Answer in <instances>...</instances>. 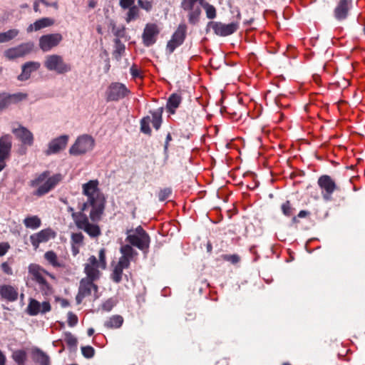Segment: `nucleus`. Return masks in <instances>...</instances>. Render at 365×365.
<instances>
[{
    "label": "nucleus",
    "instance_id": "40",
    "mask_svg": "<svg viewBox=\"0 0 365 365\" xmlns=\"http://www.w3.org/2000/svg\"><path fill=\"white\" fill-rule=\"evenodd\" d=\"M282 210L284 215L290 217L293 215L294 209L292 207L289 201H286L282 205Z\"/></svg>",
    "mask_w": 365,
    "mask_h": 365
},
{
    "label": "nucleus",
    "instance_id": "34",
    "mask_svg": "<svg viewBox=\"0 0 365 365\" xmlns=\"http://www.w3.org/2000/svg\"><path fill=\"white\" fill-rule=\"evenodd\" d=\"M19 34V31L16 29H10L6 32L0 33V43L8 42L15 38Z\"/></svg>",
    "mask_w": 365,
    "mask_h": 365
},
{
    "label": "nucleus",
    "instance_id": "17",
    "mask_svg": "<svg viewBox=\"0 0 365 365\" xmlns=\"http://www.w3.org/2000/svg\"><path fill=\"white\" fill-rule=\"evenodd\" d=\"M56 236V232L51 228H46L31 235L29 237L30 242L34 250L39 247L41 243H46L54 239Z\"/></svg>",
    "mask_w": 365,
    "mask_h": 365
},
{
    "label": "nucleus",
    "instance_id": "18",
    "mask_svg": "<svg viewBox=\"0 0 365 365\" xmlns=\"http://www.w3.org/2000/svg\"><path fill=\"white\" fill-rule=\"evenodd\" d=\"M62 39V35L58 33L46 34L40 37L38 45L43 51L46 52L57 46Z\"/></svg>",
    "mask_w": 365,
    "mask_h": 365
},
{
    "label": "nucleus",
    "instance_id": "56",
    "mask_svg": "<svg viewBox=\"0 0 365 365\" xmlns=\"http://www.w3.org/2000/svg\"><path fill=\"white\" fill-rule=\"evenodd\" d=\"M97 2L95 0H89L88 1V6L91 9H93L96 6Z\"/></svg>",
    "mask_w": 365,
    "mask_h": 365
},
{
    "label": "nucleus",
    "instance_id": "47",
    "mask_svg": "<svg viewBox=\"0 0 365 365\" xmlns=\"http://www.w3.org/2000/svg\"><path fill=\"white\" fill-rule=\"evenodd\" d=\"M71 240L73 243L80 245L83 241V235L81 232L73 233L71 236Z\"/></svg>",
    "mask_w": 365,
    "mask_h": 365
},
{
    "label": "nucleus",
    "instance_id": "54",
    "mask_svg": "<svg viewBox=\"0 0 365 365\" xmlns=\"http://www.w3.org/2000/svg\"><path fill=\"white\" fill-rule=\"evenodd\" d=\"M60 304L62 307H67L70 304L67 299H60Z\"/></svg>",
    "mask_w": 365,
    "mask_h": 365
},
{
    "label": "nucleus",
    "instance_id": "1",
    "mask_svg": "<svg viewBox=\"0 0 365 365\" xmlns=\"http://www.w3.org/2000/svg\"><path fill=\"white\" fill-rule=\"evenodd\" d=\"M82 194L86 200L78 204V211L72 207L67 210L71 213L76 226L91 237L101 234L98 222L101 220L106 205V198L99 188L98 180H91L82 185Z\"/></svg>",
    "mask_w": 365,
    "mask_h": 365
},
{
    "label": "nucleus",
    "instance_id": "28",
    "mask_svg": "<svg viewBox=\"0 0 365 365\" xmlns=\"http://www.w3.org/2000/svg\"><path fill=\"white\" fill-rule=\"evenodd\" d=\"M182 98L179 94H172L168 100L166 108L169 113L174 114L175 110L179 107Z\"/></svg>",
    "mask_w": 365,
    "mask_h": 365
},
{
    "label": "nucleus",
    "instance_id": "5",
    "mask_svg": "<svg viewBox=\"0 0 365 365\" xmlns=\"http://www.w3.org/2000/svg\"><path fill=\"white\" fill-rule=\"evenodd\" d=\"M106 250L102 248L98 252V259L94 256L91 255L87 260L84 265V272L86 274V278L97 280L99 279L101 272L99 269H105L107 267Z\"/></svg>",
    "mask_w": 365,
    "mask_h": 365
},
{
    "label": "nucleus",
    "instance_id": "3",
    "mask_svg": "<svg viewBox=\"0 0 365 365\" xmlns=\"http://www.w3.org/2000/svg\"><path fill=\"white\" fill-rule=\"evenodd\" d=\"M61 180V174L49 176L48 172H43L31 180L29 183L31 187L36 188L34 195L42 196L53 190Z\"/></svg>",
    "mask_w": 365,
    "mask_h": 365
},
{
    "label": "nucleus",
    "instance_id": "23",
    "mask_svg": "<svg viewBox=\"0 0 365 365\" xmlns=\"http://www.w3.org/2000/svg\"><path fill=\"white\" fill-rule=\"evenodd\" d=\"M0 296L2 299L8 302H14L18 299V289L9 284L1 285Z\"/></svg>",
    "mask_w": 365,
    "mask_h": 365
},
{
    "label": "nucleus",
    "instance_id": "60",
    "mask_svg": "<svg viewBox=\"0 0 365 365\" xmlns=\"http://www.w3.org/2000/svg\"><path fill=\"white\" fill-rule=\"evenodd\" d=\"M292 221H293V222H294V223H297V222H299V221H298V220H297V217H294L292 218Z\"/></svg>",
    "mask_w": 365,
    "mask_h": 365
},
{
    "label": "nucleus",
    "instance_id": "14",
    "mask_svg": "<svg viewBox=\"0 0 365 365\" xmlns=\"http://www.w3.org/2000/svg\"><path fill=\"white\" fill-rule=\"evenodd\" d=\"M34 48V43L31 42L24 43L17 46L12 47L6 49L4 52V56L8 60H14L19 58H22L26 55L30 53Z\"/></svg>",
    "mask_w": 365,
    "mask_h": 365
},
{
    "label": "nucleus",
    "instance_id": "25",
    "mask_svg": "<svg viewBox=\"0 0 365 365\" xmlns=\"http://www.w3.org/2000/svg\"><path fill=\"white\" fill-rule=\"evenodd\" d=\"M40 66V63L36 61L26 62L22 66V72L18 76V79L21 81L28 80L30 78L31 73L37 71Z\"/></svg>",
    "mask_w": 365,
    "mask_h": 365
},
{
    "label": "nucleus",
    "instance_id": "50",
    "mask_svg": "<svg viewBox=\"0 0 365 365\" xmlns=\"http://www.w3.org/2000/svg\"><path fill=\"white\" fill-rule=\"evenodd\" d=\"M10 248L9 243L1 242L0 243V256H4Z\"/></svg>",
    "mask_w": 365,
    "mask_h": 365
},
{
    "label": "nucleus",
    "instance_id": "38",
    "mask_svg": "<svg viewBox=\"0 0 365 365\" xmlns=\"http://www.w3.org/2000/svg\"><path fill=\"white\" fill-rule=\"evenodd\" d=\"M63 340L71 347L76 346L77 339L71 332H65L63 336Z\"/></svg>",
    "mask_w": 365,
    "mask_h": 365
},
{
    "label": "nucleus",
    "instance_id": "42",
    "mask_svg": "<svg viewBox=\"0 0 365 365\" xmlns=\"http://www.w3.org/2000/svg\"><path fill=\"white\" fill-rule=\"evenodd\" d=\"M81 352L83 356H85L87 359L92 358L95 354V350L91 346H82Z\"/></svg>",
    "mask_w": 365,
    "mask_h": 365
},
{
    "label": "nucleus",
    "instance_id": "57",
    "mask_svg": "<svg viewBox=\"0 0 365 365\" xmlns=\"http://www.w3.org/2000/svg\"><path fill=\"white\" fill-rule=\"evenodd\" d=\"M6 160L0 159V172L6 167Z\"/></svg>",
    "mask_w": 365,
    "mask_h": 365
},
{
    "label": "nucleus",
    "instance_id": "46",
    "mask_svg": "<svg viewBox=\"0 0 365 365\" xmlns=\"http://www.w3.org/2000/svg\"><path fill=\"white\" fill-rule=\"evenodd\" d=\"M77 323H78L77 316L72 312H69L68 314V324L70 327H74L75 325L77 324Z\"/></svg>",
    "mask_w": 365,
    "mask_h": 365
},
{
    "label": "nucleus",
    "instance_id": "33",
    "mask_svg": "<svg viewBox=\"0 0 365 365\" xmlns=\"http://www.w3.org/2000/svg\"><path fill=\"white\" fill-rule=\"evenodd\" d=\"M123 322V319L121 316L115 315L105 322V326L109 329H118L122 326Z\"/></svg>",
    "mask_w": 365,
    "mask_h": 365
},
{
    "label": "nucleus",
    "instance_id": "29",
    "mask_svg": "<svg viewBox=\"0 0 365 365\" xmlns=\"http://www.w3.org/2000/svg\"><path fill=\"white\" fill-rule=\"evenodd\" d=\"M44 258L49 264L55 268L64 267L63 260L60 259L53 251H48L44 254Z\"/></svg>",
    "mask_w": 365,
    "mask_h": 365
},
{
    "label": "nucleus",
    "instance_id": "24",
    "mask_svg": "<svg viewBox=\"0 0 365 365\" xmlns=\"http://www.w3.org/2000/svg\"><path fill=\"white\" fill-rule=\"evenodd\" d=\"M11 149V137L4 135L0 138V159L6 160L9 158Z\"/></svg>",
    "mask_w": 365,
    "mask_h": 365
},
{
    "label": "nucleus",
    "instance_id": "32",
    "mask_svg": "<svg viewBox=\"0 0 365 365\" xmlns=\"http://www.w3.org/2000/svg\"><path fill=\"white\" fill-rule=\"evenodd\" d=\"M163 111V108H159L151 112L150 123L156 130H158L161 125Z\"/></svg>",
    "mask_w": 365,
    "mask_h": 365
},
{
    "label": "nucleus",
    "instance_id": "27",
    "mask_svg": "<svg viewBox=\"0 0 365 365\" xmlns=\"http://www.w3.org/2000/svg\"><path fill=\"white\" fill-rule=\"evenodd\" d=\"M54 20L48 17L41 18L36 21L34 24H30L26 31L28 33L36 31L51 26L54 24Z\"/></svg>",
    "mask_w": 365,
    "mask_h": 365
},
{
    "label": "nucleus",
    "instance_id": "55",
    "mask_svg": "<svg viewBox=\"0 0 365 365\" xmlns=\"http://www.w3.org/2000/svg\"><path fill=\"white\" fill-rule=\"evenodd\" d=\"M172 140L170 133H168L166 136V141L165 145V149L167 150L169 142Z\"/></svg>",
    "mask_w": 365,
    "mask_h": 365
},
{
    "label": "nucleus",
    "instance_id": "8",
    "mask_svg": "<svg viewBox=\"0 0 365 365\" xmlns=\"http://www.w3.org/2000/svg\"><path fill=\"white\" fill-rule=\"evenodd\" d=\"M95 145V140L89 135H82L77 138L69 149L71 155H81L91 151Z\"/></svg>",
    "mask_w": 365,
    "mask_h": 365
},
{
    "label": "nucleus",
    "instance_id": "48",
    "mask_svg": "<svg viewBox=\"0 0 365 365\" xmlns=\"http://www.w3.org/2000/svg\"><path fill=\"white\" fill-rule=\"evenodd\" d=\"M135 0H120L119 4L123 9H127L134 6Z\"/></svg>",
    "mask_w": 365,
    "mask_h": 365
},
{
    "label": "nucleus",
    "instance_id": "19",
    "mask_svg": "<svg viewBox=\"0 0 365 365\" xmlns=\"http://www.w3.org/2000/svg\"><path fill=\"white\" fill-rule=\"evenodd\" d=\"M68 141V135H63L53 139L48 145V149L45 151L46 155L56 154L64 150Z\"/></svg>",
    "mask_w": 365,
    "mask_h": 365
},
{
    "label": "nucleus",
    "instance_id": "35",
    "mask_svg": "<svg viewBox=\"0 0 365 365\" xmlns=\"http://www.w3.org/2000/svg\"><path fill=\"white\" fill-rule=\"evenodd\" d=\"M128 11L126 14L125 21L130 23L139 18L140 9L136 6H133L128 9Z\"/></svg>",
    "mask_w": 365,
    "mask_h": 365
},
{
    "label": "nucleus",
    "instance_id": "26",
    "mask_svg": "<svg viewBox=\"0 0 365 365\" xmlns=\"http://www.w3.org/2000/svg\"><path fill=\"white\" fill-rule=\"evenodd\" d=\"M26 97L27 95L22 93L9 96L0 95V110L8 106L10 103L22 101L26 99Z\"/></svg>",
    "mask_w": 365,
    "mask_h": 365
},
{
    "label": "nucleus",
    "instance_id": "61",
    "mask_svg": "<svg viewBox=\"0 0 365 365\" xmlns=\"http://www.w3.org/2000/svg\"><path fill=\"white\" fill-rule=\"evenodd\" d=\"M97 30H98V33H101V27H98V28L97 29Z\"/></svg>",
    "mask_w": 365,
    "mask_h": 365
},
{
    "label": "nucleus",
    "instance_id": "21",
    "mask_svg": "<svg viewBox=\"0 0 365 365\" xmlns=\"http://www.w3.org/2000/svg\"><path fill=\"white\" fill-rule=\"evenodd\" d=\"M51 304L48 302L40 303L34 299H31L27 307V313L31 316L38 314H45L51 310Z\"/></svg>",
    "mask_w": 365,
    "mask_h": 365
},
{
    "label": "nucleus",
    "instance_id": "2",
    "mask_svg": "<svg viewBox=\"0 0 365 365\" xmlns=\"http://www.w3.org/2000/svg\"><path fill=\"white\" fill-rule=\"evenodd\" d=\"M48 278L54 279V276L37 264H30L28 267V276L26 279L27 287H31L33 283L38 286V291L45 296L51 295L53 292V287Z\"/></svg>",
    "mask_w": 365,
    "mask_h": 365
},
{
    "label": "nucleus",
    "instance_id": "51",
    "mask_svg": "<svg viewBox=\"0 0 365 365\" xmlns=\"http://www.w3.org/2000/svg\"><path fill=\"white\" fill-rule=\"evenodd\" d=\"M102 307L104 310L108 311V312L110 311L113 307V302L112 299H108L106 302H105Z\"/></svg>",
    "mask_w": 365,
    "mask_h": 365
},
{
    "label": "nucleus",
    "instance_id": "58",
    "mask_svg": "<svg viewBox=\"0 0 365 365\" xmlns=\"http://www.w3.org/2000/svg\"><path fill=\"white\" fill-rule=\"evenodd\" d=\"M87 333H88V335L89 336H92V335L93 334V333H94V329H93V328H90V329H88Z\"/></svg>",
    "mask_w": 365,
    "mask_h": 365
},
{
    "label": "nucleus",
    "instance_id": "22",
    "mask_svg": "<svg viewBox=\"0 0 365 365\" xmlns=\"http://www.w3.org/2000/svg\"><path fill=\"white\" fill-rule=\"evenodd\" d=\"M351 0H340L334 9V17L341 21L345 19L351 6Z\"/></svg>",
    "mask_w": 365,
    "mask_h": 365
},
{
    "label": "nucleus",
    "instance_id": "36",
    "mask_svg": "<svg viewBox=\"0 0 365 365\" xmlns=\"http://www.w3.org/2000/svg\"><path fill=\"white\" fill-rule=\"evenodd\" d=\"M12 358L19 365H24L26 360V353L24 350H16L12 354Z\"/></svg>",
    "mask_w": 365,
    "mask_h": 365
},
{
    "label": "nucleus",
    "instance_id": "41",
    "mask_svg": "<svg viewBox=\"0 0 365 365\" xmlns=\"http://www.w3.org/2000/svg\"><path fill=\"white\" fill-rule=\"evenodd\" d=\"M222 258L223 260L230 262V263L235 264H237L240 261V257L238 255H222Z\"/></svg>",
    "mask_w": 365,
    "mask_h": 365
},
{
    "label": "nucleus",
    "instance_id": "53",
    "mask_svg": "<svg viewBox=\"0 0 365 365\" xmlns=\"http://www.w3.org/2000/svg\"><path fill=\"white\" fill-rule=\"evenodd\" d=\"M309 212L308 211H306V210H301L298 215H297V217H299V218H304V217H306L307 216L309 215Z\"/></svg>",
    "mask_w": 365,
    "mask_h": 365
},
{
    "label": "nucleus",
    "instance_id": "20",
    "mask_svg": "<svg viewBox=\"0 0 365 365\" xmlns=\"http://www.w3.org/2000/svg\"><path fill=\"white\" fill-rule=\"evenodd\" d=\"M12 133L23 145L27 146L33 145L34 140V135L26 128L19 125L18 128H12Z\"/></svg>",
    "mask_w": 365,
    "mask_h": 365
},
{
    "label": "nucleus",
    "instance_id": "15",
    "mask_svg": "<svg viewBox=\"0 0 365 365\" xmlns=\"http://www.w3.org/2000/svg\"><path fill=\"white\" fill-rule=\"evenodd\" d=\"M160 32V29L158 24L155 23L147 24L142 34L143 44L147 47L153 46L157 41Z\"/></svg>",
    "mask_w": 365,
    "mask_h": 365
},
{
    "label": "nucleus",
    "instance_id": "13",
    "mask_svg": "<svg viewBox=\"0 0 365 365\" xmlns=\"http://www.w3.org/2000/svg\"><path fill=\"white\" fill-rule=\"evenodd\" d=\"M187 29V27L185 24L181 23L178 25L170 40L167 43V50L169 53H173L176 48L183 43L186 38Z\"/></svg>",
    "mask_w": 365,
    "mask_h": 365
},
{
    "label": "nucleus",
    "instance_id": "44",
    "mask_svg": "<svg viewBox=\"0 0 365 365\" xmlns=\"http://www.w3.org/2000/svg\"><path fill=\"white\" fill-rule=\"evenodd\" d=\"M138 4L143 9L149 11L153 7V4L150 1L147 0H138Z\"/></svg>",
    "mask_w": 365,
    "mask_h": 365
},
{
    "label": "nucleus",
    "instance_id": "39",
    "mask_svg": "<svg viewBox=\"0 0 365 365\" xmlns=\"http://www.w3.org/2000/svg\"><path fill=\"white\" fill-rule=\"evenodd\" d=\"M150 117H144L140 121V130L145 134H150L151 129L150 128Z\"/></svg>",
    "mask_w": 365,
    "mask_h": 365
},
{
    "label": "nucleus",
    "instance_id": "16",
    "mask_svg": "<svg viewBox=\"0 0 365 365\" xmlns=\"http://www.w3.org/2000/svg\"><path fill=\"white\" fill-rule=\"evenodd\" d=\"M207 27L212 29L217 36H226L235 33L238 29V24L237 23L225 24L218 21H210Z\"/></svg>",
    "mask_w": 365,
    "mask_h": 365
},
{
    "label": "nucleus",
    "instance_id": "62",
    "mask_svg": "<svg viewBox=\"0 0 365 365\" xmlns=\"http://www.w3.org/2000/svg\"><path fill=\"white\" fill-rule=\"evenodd\" d=\"M284 365H288V364H284Z\"/></svg>",
    "mask_w": 365,
    "mask_h": 365
},
{
    "label": "nucleus",
    "instance_id": "6",
    "mask_svg": "<svg viewBox=\"0 0 365 365\" xmlns=\"http://www.w3.org/2000/svg\"><path fill=\"white\" fill-rule=\"evenodd\" d=\"M126 241L142 251H146L150 245V237L141 226L129 230L126 232Z\"/></svg>",
    "mask_w": 365,
    "mask_h": 365
},
{
    "label": "nucleus",
    "instance_id": "52",
    "mask_svg": "<svg viewBox=\"0 0 365 365\" xmlns=\"http://www.w3.org/2000/svg\"><path fill=\"white\" fill-rule=\"evenodd\" d=\"M6 358L5 354L0 350V365H6Z\"/></svg>",
    "mask_w": 365,
    "mask_h": 365
},
{
    "label": "nucleus",
    "instance_id": "9",
    "mask_svg": "<svg viewBox=\"0 0 365 365\" xmlns=\"http://www.w3.org/2000/svg\"><path fill=\"white\" fill-rule=\"evenodd\" d=\"M204 0H182V9L187 12L188 21L191 24H196L200 20L201 6Z\"/></svg>",
    "mask_w": 365,
    "mask_h": 365
},
{
    "label": "nucleus",
    "instance_id": "43",
    "mask_svg": "<svg viewBox=\"0 0 365 365\" xmlns=\"http://www.w3.org/2000/svg\"><path fill=\"white\" fill-rule=\"evenodd\" d=\"M171 195V190L170 188H165L161 190L158 194V198L160 201L167 200Z\"/></svg>",
    "mask_w": 365,
    "mask_h": 365
},
{
    "label": "nucleus",
    "instance_id": "49",
    "mask_svg": "<svg viewBox=\"0 0 365 365\" xmlns=\"http://www.w3.org/2000/svg\"><path fill=\"white\" fill-rule=\"evenodd\" d=\"M1 270L8 275H11L13 274L12 269L10 266V264L5 262H3L1 265Z\"/></svg>",
    "mask_w": 365,
    "mask_h": 365
},
{
    "label": "nucleus",
    "instance_id": "10",
    "mask_svg": "<svg viewBox=\"0 0 365 365\" xmlns=\"http://www.w3.org/2000/svg\"><path fill=\"white\" fill-rule=\"evenodd\" d=\"M95 279L89 278H83L79 284L78 292L76 295V300L78 304H80L83 299L93 293L94 299L98 298V286L94 284Z\"/></svg>",
    "mask_w": 365,
    "mask_h": 365
},
{
    "label": "nucleus",
    "instance_id": "7",
    "mask_svg": "<svg viewBox=\"0 0 365 365\" xmlns=\"http://www.w3.org/2000/svg\"><path fill=\"white\" fill-rule=\"evenodd\" d=\"M43 65L49 71H54L57 74H64L71 71V66L64 61L61 56L51 54L46 56Z\"/></svg>",
    "mask_w": 365,
    "mask_h": 365
},
{
    "label": "nucleus",
    "instance_id": "4",
    "mask_svg": "<svg viewBox=\"0 0 365 365\" xmlns=\"http://www.w3.org/2000/svg\"><path fill=\"white\" fill-rule=\"evenodd\" d=\"M120 253L122 256L114 266L110 274L111 279L115 283H119L122 280L123 269L128 268L130 261L138 255V252L130 245L122 246Z\"/></svg>",
    "mask_w": 365,
    "mask_h": 365
},
{
    "label": "nucleus",
    "instance_id": "12",
    "mask_svg": "<svg viewBox=\"0 0 365 365\" xmlns=\"http://www.w3.org/2000/svg\"><path fill=\"white\" fill-rule=\"evenodd\" d=\"M130 91L127 87L118 82L112 83L106 91V100L108 101H118L128 96Z\"/></svg>",
    "mask_w": 365,
    "mask_h": 365
},
{
    "label": "nucleus",
    "instance_id": "45",
    "mask_svg": "<svg viewBox=\"0 0 365 365\" xmlns=\"http://www.w3.org/2000/svg\"><path fill=\"white\" fill-rule=\"evenodd\" d=\"M130 74L134 78H142V73L140 68L136 65H133L130 69Z\"/></svg>",
    "mask_w": 365,
    "mask_h": 365
},
{
    "label": "nucleus",
    "instance_id": "37",
    "mask_svg": "<svg viewBox=\"0 0 365 365\" xmlns=\"http://www.w3.org/2000/svg\"><path fill=\"white\" fill-rule=\"evenodd\" d=\"M202 6L205 10L208 19H213L216 17V9L212 5L203 1Z\"/></svg>",
    "mask_w": 365,
    "mask_h": 365
},
{
    "label": "nucleus",
    "instance_id": "11",
    "mask_svg": "<svg viewBox=\"0 0 365 365\" xmlns=\"http://www.w3.org/2000/svg\"><path fill=\"white\" fill-rule=\"evenodd\" d=\"M317 185L325 201L331 200L332 194L338 189L335 181L327 175L320 176L317 180Z\"/></svg>",
    "mask_w": 365,
    "mask_h": 365
},
{
    "label": "nucleus",
    "instance_id": "59",
    "mask_svg": "<svg viewBox=\"0 0 365 365\" xmlns=\"http://www.w3.org/2000/svg\"><path fill=\"white\" fill-rule=\"evenodd\" d=\"M34 9V11H38V5L37 2H35Z\"/></svg>",
    "mask_w": 365,
    "mask_h": 365
},
{
    "label": "nucleus",
    "instance_id": "30",
    "mask_svg": "<svg viewBox=\"0 0 365 365\" xmlns=\"http://www.w3.org/2000/svg\"><path fill=\"white\" fill-rule=\"evenodd\" d=\"M34 361L40 365H50L49 356L39 349H35L32 351Z\"/></svg>",
    "mask_w": 365,
    "mask_h": 365
},
{
    "label": "nucleus",
    "instance_id": "31",
    "mask_svg": "<svg viewBox=\"0 0 365 365\" xmlns=\"http://www.w3.org/2000/svg\"><path fill=\"white\" fill-rule=\"evenodd\" d=\"M26 227L36 230L41 225V220L37 215L27 216L23 221Z\"/></svg>",
    "mask_w": 365,
    "mask_h": 365
}]
</instances>
